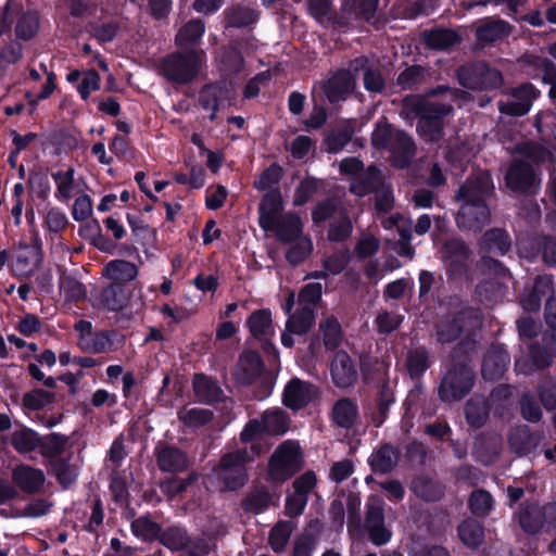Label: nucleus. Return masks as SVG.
Instances as JSON below:
<instances>
[{"label": "nucleus", "mask_w": 556, "mask_h": 556, "mask_svg": "<svg viewBox=\"0 0 556 556\" xmlns=\"http://www.w3.org/2000/svg\"><path fill=\"white\" fill-rule=\"evenodd\" d=\"M492 189V179L486 172L468 179L462 186L456 195V199L463 202L456 217L459 228L479 231L489 224L491 214L485 198Z\"/></svg>", "instance_id": "nucleus-1"}, {"label": "nucleus", "mask_w": 556, "mask_h": 556, "mask_svg": "<svg viewBox=\"0 0 556 556\" xmlns=\"http://www.w3.org/2000/svg\"><path fill=\"white\" fill-rule=\"evenodd\" d=\"M261 453L260 444H252L250 448H238L225 454L213 470L222 490L236 491L242 488L249 479L247 464L254 460Z\"/></svg>", "instance_id": "nucleus-2"}, {"label": "nucleus", "mask_w": 556, "mask_h": 556, "mask_svg": "<svg viewBox=\"0 0 556 556\" xmlns=\"http://www.w3.org/2000/svg\"><path fill=\"white\" fill-rule=\"evenodd\" d=\"M372 144L378 149H388L394 166L406 167L415 154V144L410 137L400 130H392L383 119L376 124L371 136Z\"/></svg>", "instance_id": "nucleus-3"}, {"label": "nucleus", "mask_w": 556, "mask_h": 556, "mask_svg": "<svg viewBox=\"0 0 556 556\" xmlns=\"http://www.w3.org/2000/svg\"><path fill=\"white\" fill-rule=\"evenodd\" d=\"M303 454L299 442L286 440L277 446L268 462V478L282 483L303 467Z\"/></svg>", "instance_id": "nucleus-4"}, {"label": "nucleus", "mask_w": 556, "mask_h": 556, "mask_svg": "<svg viewBox=\"0 0 556 556\" xmlns=\"http://www.w3.org/2000/svg\"><path fill=\"white\" fill-rule=\"evenodd\" d=\"M289 429V417L280 408L265 410L260 418L249 421L240 433L242 443L257 444L263 435H281Z\"/></svg>", "instance_id": "nucleus-5"}, {"label": "nucleus", "mask_w": 556, "mask_h": 556, "mask_svg": "<svg viewBox=\"0 0 556 556\" xmlns=\"http://www.w3.org/2000/svg\"><path fill=\"white\" fill-rule=\"evenodd\" d=\"M204 56L203 51L194 50L173 54L164 60L163 73L173 81L188 83L198 74Z\"/></svg>", "instance_id": "nucleus-6"}, {"label": "nucleus", "mask_w": 556, "mask_h": 556, "mask_svg": "<svg viewBox=\"0 0 556 556\" xmlns=\"http://www.w3.org/2000/svg\"><path fill=\"white\" fill-rule=\"evenodd\" d=\"M366 58L355 59L350 70H340L333 73L323 85L324 91L330 102L345 100L356 86L355 73L361 68H365L367 64Z\"/></svg>", "instance_id": "nucleus-7"}, {"label": "nucleus", "mask_w": 556, "mask_h": 556, "mask_svg": "<svg viewBox=\"0 0 556 556\" xmlns=\"http://www.w3.org/2000/svg\"><path fill=\"white\" fill-rule=\"evenodd\" d=\"M472 384V369L462 365L459 368H454L446 372L440 386V396L446 402L458 401L470 391Z\"/></svg>", "instance_id": "nucleus-8"}, {"label": "nucleus", "mask_w": 556, "mask_h": 556, "mask_svg": "<svg viewBox=\"0 0 556 556\" xmlns=\"http://www.w3.org/2000/svg\"><path fill=\"white\" fill-rule=\"evenodd\" d=\"M458 80L466 88L489 89L496 88L502 84V75L484 63H476L460 67Z\"/></svg>", "instance_id": "nucleus-9"}, {"label": "nucleus", "mask_w": 556, "mask_h": 556, "mask_svg": "<svg viewBox=\"0 0 556 556\" xmlns=\"http://www.w3.org/2000/svg\"><path fill=\"white\" fill-rule=\"evenodd\" d=\"M366 527L370 540L376 545H382L390 541L391 531L384 527L383 501L377 495H371L367 500Z\"/></svg>", "instance_id": "nucleus-10"}, {"label": "nucleus", "mask_w": 556, "mask_h": 556, "mask_svg": "<svg viewBox=\"0 0 556 556\" xmlns=\"http://www.w3.org/2000/svg\"><path fill=\"white\" fill-rule=\"evenodd\" d=\"M539 96V91L530 84H525L515 88L506 98L500 101V111L503 114L521 116L527 114L534 99Z\"/></svg>", "instance_id": "nucleus-11"}, {"label": "nucleus", "mask_w": 556, "mask_h": 556, "mask_svg": "<svg viewBox=\"0 0 556 556\" xmlns=\"http://www.w3.org/2000/svg\"><path fill=\"white\" fill-rule=\"evenodd\" d=\"M429 115L420 117L417 130L421 137L435 141L439 140L442 130L440 116L446 115L451 112L452 106L446 103L430 101L427 104Z\"/></svg>", "instance_id": "nucleus-12"}, {"label": "nucleus", "mask_w": 556, "mask_h": 556, "mask_svg": "<svg viewBox=\"0 0 556 556\" xmlns=\"http://www.w3.org/2000/svg\"><path fill=\"white\" fill-rule=\"evenodd\" d=\"M507 187L513 191L532 192L539 185V179L528 162L515 161L505 176Z\"/></svg>", "instance_id": "nucleus-13"}, {"label": "nucleus", "mask_w": 556, "mask_h": 556, "mask_svg": "<svg viewBox=\"0 0 556 556\" xmlns=\"http://www.w3.org/2000/svg\"><path fill=\"white\" fill-rule=\"evenodd\" d=\"M315 316L309 307H301L290 315L286 323V329L281 334V343L286 348H291L294 343L292 334L302 336L306 333L314 325Z\"/></svg>", "instance_id": "nucleus-14"}, {"label": "nucleus", "mask_w": 556, "mask_h": 556, "mask_svg": "<svg viewBox=\"0 0 556 556\" xmlns=\"http://www.w3.org/2000/svg\"><path fill=\"white\" fill-rule=\"evenodd\" d=\"M330 374L333 382L339 388H348L357 379V370L350 355L344 351L336 353L331 365Z\"/></svg>", "instance_id": "nucleus-15"}, {"label": "nucleus", "mask_w": 556, "mask_h": 556, "mask_svg": "<svg viewBox=\"0 0 556 556\" xmlns=\"http://www.w3.org/2000/svg\"><path fill=\"white\" fill-rule=\"evenodd\" d=\"M315 395L316 389L311 383L293 378L285 388L283 403L292 409H298L309 403Z\"/></svg>", "instance_id": "nucleus-16"}, {"label": "nucleus", "mask_w": 556, "mask_h": 556, "mask_svg": "<svg viewBox=\"0 0 556 556\" xmlns=\"http://www.w3.org/2000/svg\"><path fill=\"white\" fill-rule=\"evenodd\" d=\"M281 210V197L278 191L271 190L267 192L258 206V223L260 226L266 230H274L277 222L281 217L279 215Z\"/></svg>", "instance_id": "nucleus-17"}, {"label": "nucleus", "mask_w": 556, "mask_h": 556, "mask_svg": "<svg viewBox=\"0 0 556 556\" xmlns=\"http://www.w3.org/2000/svg\"><path fill=\"white\" fill-rule=\"evenodd\" d=\"M247 326L251 334L261 342L267 343L275 336V327L269 309L263 308L253 312L247 320Z\"/></svg>", "instance_id": "nucleus-18"}, {"label": "nucleus", "mask_w": 556, "mask_h": 556, "mask_svg": "<svg viewBox=\"0 0 556 556\" xmlns=\"http://www.w3.org/2000/svg\"><path fill=\"white\" fill-rule=\"evenodd\" d=\"M12 480L22 491L34 493L43 485L45 475L40 469L22 464L12 470Z\"/></svg>", "instance_id": "nucleus-19"}, {"label": "nucleus", "mask_w": 556, "mask_h": 556, "mask_svg": "<svg viewBox=\"0 0 556 556\" xmlns=\"http://www.w3.org/2000/svg\"><path fill=\"white\" fill-rule=\"evenodd\" d=\"M509 363L508 353L498 345L492 346L484 356L482 376L486 380L500 378Z\"/></svg>", "instance_id": "nucleus-20"}, {"label": "nucleus", "mask_w": 556, "mask_h": 556, "mask_svg": "<svg viewBox=\"0 0 556 556\" xmlns=\"http://www.w3.org/2000/svg\"><path fill=\"white\" fill-rule=\"evenodd\" d=\"M40 261L38 245L20 244L13 267L17 275L29 276L38 268Z\"/></svg>", "instance_id": "nucleus-21"}, {"label": "nucleus", "mask_w": 556, "mask_h": 556, "mask_svg": "<svg viewBox=\"0 0 556 556\" xmlns=\"http://www.w3.org/2000/svg\"><path fill=\"white\" fill-rule=\"evenodd\" d=\"M262 371V361L257 353H243L237 364L235 377L242 384L252 383Z\"/></svg>", "instance_id": "nucleus-22"}, {"label": "nucleus", "mask_w": 556, "mask_h": 556, "mask_svg": "<svg viewBox=\"0 0 556 556\" xmlns=\"http://www.w3.org/2000/svg\"><path fill=\"white\" fill-rule=\"evenodd\" d=\"M102 275L113 283L123 286L132 281L138 276V268L130 262L113 260L103 267Z\"/></svg>", "instance_id": "nucleus-23"}, {"label": "nucleus", "mask_w": 556, "mask_h": 556, "mask_svg": "<svg viewBox=\"0 0 556 556\" xmlns=\"http://www.w3.org/2000/svg\"><path fill=\"white\" fill-rule=\"evenodd\" d=\"M509 33V24L498 18H488L476 28V37L481 43H491L504 39Z\"/></svg>", "instance_id": "nucleus-24"}, {"label": "nucleus", "mask_w": 556, "mask_h": 556, "mask_svg": "<svg viewBox=\"0 0 556 556\" xmlns=\"http://www.w3.org/2000/svg\"><path fill=\"white\" fill-rule=\"evenodd\" d=\"M553 279L549 276H540L535 279L530 291H526L521 298V305L526 311L536 312L541 306L543 295L552 291Z\"/></svg>", "instance_id": "nucleus-25"}, {"label": "nucleus", "mask_w": 556, "mask_h": 556, "mask_svg": "<svg viewBox=\"0 0 556 556\" xmlns=\"http://www.w3.org/2000/svg\"><path fill=\"white\" fill-rule=\"evenodd\" d=\"M517 519L522 530L530 534L544 532L541 520L540 504L523 503L517 513Z\"/></svg>", "instance_id": "nucleus-26"}, {"label": "nucleus", "mask_w": 556, "mask_h": 556, "mask_svg": "<svg viewBox=\"0 0 556 556\" xmlns=\"http://www.w3.org/2000/svg\"><path fill=\"white\" fill-rule=\"evenodd\" d=\"M55 184V198L62 202H68L76 192L75 170L67 168L52 174Z\"/></svg>", "instance_id": "nucleus-27"}, {"label": "nucleus", "mask_w": 556, "mask_h": 556, "mask_svg": "<svg viewBox=\"0 0 556 556\" xmlns=\"http://www.w3.org/2000/svg\"><path fill=\"white\" fill-rule=\"evenodd\" d=\"M302 228L303 225L299 216L289 213L279 218L273 231L276 232L279 240L291 242L301 236Z\"/></svg>", "instance_id": "nucleus-28"}, {"label": "nucleus", "mask_w": 556, "mask_h": 556, "mask_svg": "<svg viewBox=\"0 0 556 556\" xmlns=\"http://www.w3.org/2000/svg\"><path fill=\"white\" fill-rule=\"evenodd\" d=\"M157 463L163 471H180L187 467V457L178 448L164 446L157 453Z\"/></svg>", "instance_id": "nucleus-29"}, {"label": "nucleus", "mask_w": 556, "mask_h": 556, "mask_svg": "<svg viewBox=\"0 0 556 556\" xmlns=\"http://www.w3.org/2000/svg\"><path fill=\"white\" fill-rule=\"evenodd\" d=\"M205 31V24L200 18H194L182 25L177 35L176 43L180 48H188L195 45Z\"/></svg>", "instance_id": "nucleus-30"}, {"label": "nucleus", "mask_w": 556, "mask_h": 556, "mask_svg": "<svg viewBox=\"0 0 556 556\" xmlns=\"http://www.w3.org/2000/svg\"><path fill=\"white\" fill-rule=\"evenodd\" d=\"M11 444L20 454L31 453L40 445V437L31 429L22 428L12 432Z\"/></svg>", "instance_id": "nucleus-31"}, {"label": "nucleus", "mask_w": 556, "mask_h": 556, "mask_svg": "<svg viewBox=\"0 0 556 556\" xmlns=\"http://www.w3.org/2000/svg\"><path fill=\"white\" fill-rule=\"evenodd\" d=\"M538 441L526 426L515 428L509 434V445L519 455L529 453L536 446Z\"/></svg>", "instance_id": "nucleus-32"}, {"label": "nucleus", "mask_w": 556, "mask_h": 556, "mask_svg": "<svg viewBox=\"0 0 556 556\" xmlns=\"http://www.w3.org/2000/svg\"><path fill=\"white\" fill-rule=\"evenodd\" d=\"M126 302V293L123 286L111 283L101 290L98 296L99 305L110 309L118 311L123 308Z\"/></svg>", "instance_id": "nucleus-33"}, {"label": "nucleus", "mask_w": 556, "mask_h": 556, "mask_svg": "<svg viewBox=\"0 0 556 556\" xmlns=\"http://www.w3.org/2000/svg\"><path fill=\"white\" fill-rule=\"evenodd\" d=\"M333 421L342 428H351L358 418L356 405L348 400H339L332 409Z\"/></svg>", "instance_id": "nucleus-34"}, {"label": "nucleus", "mask_w": 556, "mask_h": 556, "mask_svg": "<svg viewBox=\"0 0 556 556\" xmlns=\"http://www.w3.org/2000/svg\"><path fill=\"white\" fill-rule=\"evenodd\" d=\"M399 455L391 445H383L369 457V463L375 471L386 473L394 468Z\"/></svg>", "instance_id": "nucleus-35"}, {"label": "nucleus", "mask_w": 556, "mask_h": 556, "mask_svg": "<svg viewBox=\"0 0 556 556\" xmlns=\"http://www.w3.org/2000/svg\"><path fill=\"white\" fill-rule=\"evenodd\" d=\"M193 391L195 396L204 403H213L220 399V388L210 378L197 375L193 379Z\"/></svg>", "instance_id": "nucleus-36"}, {"label": "nucleus", "mask_w": 556, "mask_h": 556, "mask_svg": "<svg viewBox=\"0 0 556 556\" xmlns=\"http://www.w3.org/2000/svg\"><path fill=\"white\" fill-rule=\"evenodd\" d=\"M67 439L64 435L52 433L46 437L42 441L40 440L41 454L50 459V464L54 459H62L67 457L65 453Z\"/></svg>", "instance_id": "nucleus-37"}, {"label": "nucleus", "mask_w": 556, "mask_h": 556, "mask_svg": "<svg viewBox=\"0 0 556 556\" xmlns=\"http://www.w3.org/2000/svg\"><path fill=\"white\" fill-rule=\"evenodd\" d=\"M78 346L84 352L89 353H108L112 351L113 343L105 333L91 332L86 337H79Z\"/></svg>", "instance_id": "nucleus-38"}, {"label": "nucleus", "mask_w": 556, "mask_h": 556, "mask_svg": "<svg viewBox=\"0 0 556 556\" xmlns=\"http://www.w3.org/2000/svg\"><path fill=\"white\" fill-rule=\"evenodd\" d=\"M414 493L426 501H438L443 495V486L427 477H418L413 481Z\"/></svg>", "instance_id": "nucleus-39"}, {"label": "nucleus", "mask_w": 556, "mask_h": 556, "mask_svg": "<svg viewBox=\"0 0 556 556\" xmlns=\"http://www.w3.org/2000/svg\"><path fill=\"white\" fill-rule=\"evenodd\" d=\"M177 415L180 422L194 428L207 424L213 417V413L207 408L188 406L179 409Z\"/></svg>", "instance_id": "nucleus-40"}, {"label": "nucleus", "mask_w": 556, "mask_h": 556, "mask_svg": "<svg viewBox=\"0 0 556 556\" xmlns=\"http://www.w3.org/2000/svg\"><path fill=\"white\" fill-rule=\"evenodd\" d=\"M427 46L433 49H447L458 43L459 36L450 29H435L425 34Z\"/></svg>", "instance_id": "nucleus-41"}, {"label": "nucleus", "mask_w": 556, "mask_h": 556, "mask_svg": "<svg viewBox=\"0 0 556 556\" xmlns=\"http://www.w3.org/2000/svg\"><path fill=\"white\" fill-rule=\"evenodd\" d=\"M271 496L265 489H255L251 491L242 502L244 510L258 514L269 507Z\"/></svg>", "instance_id": "nucleus-42"}, {"label": "nucleus", "mask_w": 556, "mask_h": 556, "mask_svg": "<svg viewBox=\"0 0 556 556\" xmlns=\"http://www.w3.org/2000/svg\"><path fill=\"white\" fill-rule=\"evenodd\" d=\"M458 534L462 542L469 547L478 546L483 540L482 527L472 519L465 520L459 526Z\"/></svg>", "instance_id": "nucleus-43"}, {"label": "nucleus", "mask_w": 556, "mask_h": 556, "mask_svg": "<svg viewBox=\"0 0 556 556\" xmlns=\"http://www.w3.org/2000/svg\"><path fill=\"white\" fill-rule=\"evenodd\" d=\"M53 400L54 395L51 392L34 389L23 395L22 405L28 410H40L51 404Z\"/></svg>", "instance_id": "nucleus-44"}, {"label": "nucleus", "mask_w": 556, "mask_h": 556, "mask_svg": "<svg viewBox=\"0 0 556 556\" xmlns=\"http://www.w3.org/2000/svg\"><path fill=\"white\" fill-rule=\"evenodd\" d=\"M473 314L477 318L478 317L477 313L470 311V312L462 313L458 318H456L452 321H450V320L441 321L438 327V340L443 343H448V342H452L455 339H457V337L459 336L460 330H462L459 323L463 321L467 315H473Z\"/></svg>", "instance_id": "nucleus-45"}, {"label": "nucleus", "mask_w": 556, "mask_h": 556, "mask_svg": "<svg viewBox=\"0 0 556 556\" xmlns=\"http://www.w3.org/2000/svg\"><path fill=\"white\" fill-rule=\"evenodd\" d=\"M484 245L489 252L503 255L505 254L510 242L507 233L502 229H492L484 235Z\"/></svg>", "instance_id": "nucleus-46"}, {"label": "nucleus", "mask_w": 556, "mask_h": 556, "mask_svg": "<svg viewBox=\"0 0 556 556\" xmlns=\"http://www.w3.org/2000/svg\"><path fill=\"white\" fill-rule=\"evenodd\" d=\"M227 23L231 27L249 26L256 22L257 15L254 10L247 7H235L226 12Z\"/></svg>", "instance_id": "nucleus-47"}, {"label": "nucleus", "mask_w": 556, "mask_h": 556, "mask_svg": "<svg viewBox=\"0 0 556 556\" xmlns=\"http://www.w3.org/2000/svg\"><path fill=\"white\" fill-rule=\"evenodd\" d=\"M443 260L448 264V266H458L463 265L467 257V249L462 241L452 240L447 242L442 251Z\"/></svg>", "instance_id": "nucleus-48"}, {"label": "nucleus", "mask_w": 556, "mask_h": 556, "mask_svg": "<svg viewBox=\"0 0 556 556\" xmlns=\"http://www.w3.org/2000/svg\"><path fill=\"white\" fill-rule=\"evenodd\" d=\"M324 344L327 349L332 350L339 346L342 341L341 327L337 319L329 317L320 324Z\"/></svg>", "instance_id": "nucleus-49"}, {"label": "nucleus", "mask_w": 556, "mask_h": 556, "mask_svg": "<svg viewBox=\"0 0 556 556\" xmlns=\"http://www.w3.org/2000/svg\"><path fill=\"white\" fill-rule=\"evenodd\" d=\"M131 531L142 541H153L160 535V527L147 517L134 520Z\"/></svg>", "instance_id": "nucleus-50"}, {"label": "nucleus", "mask_w": 556, "mask_h": 556, "mask_svg": "<svg viewBox=\"0 0 556 556\" xmlns=\"http://www.w3.org/2000/svg\"><path fill=\"white\" fill-rule=\"evenodd\" d=\"M58 481L64 486L71 485L77 478V469L68 463V456L54 459L51 464Z\"/></svg>", "instance_id": "nucleus-51"}, {"label": "nucleus", "mask_w": 556, "mask_h": 556, "mask_svg": "<svg viewBox=\"0 0 556 556\" xmlns=\"http://www.w3.org/2000/svg\"><path fill=\"white\" fill-rule=\"evenodd\" d=\"M292 523L289 521H279L270 531L269 544L276 552H280L285 548L290 534L292 532Z\"/></svg>", "instance_id": "nucleus-52"}, {"label": "nucleus", "mask_w": 556, "mask_h": 556, "mask_svg": "<svg viewBox=\"0 0 556 556\" xmlns=\"http://www.w3.org/2000/svg\"><path fill=\"white\" fill-rule=\"evenodd\" d=\"M381 175L376 167H369L366 174V181L355 179L351 184V191L356 195H365L376 189L380 184Z\"/></svg>", "instance_id": "nucleus-53"}, {"label": "nucleus", "mask_w": 556, "mask_h": 556, "mask_svg": "<svg viewBox=\"0 0 556 556\" xmlns=\"http://www.w3.org/2000/svg\"><path fill=\"white\" fill-rule=\"evenodd\" d=\"M466 417L473 427H481L488 418V407L483 400H470L466 405Z\"/></svg>", "instance_id": "nucleus-54"}, {"label": "nucleus", "mask_w": 556, "mask_h": 556, "mask_svg": "<svg viewBox=\"0 0 556 556\" xmlns=\"http://www.w3.org/2000/svg\"><path fill=\"white\" fill-rule=\"evenodd\" d=\"M39 28V18L36 13L28 12L22 15L17 22L15 31L22 39H30Z\"/></svg>", "instance_id": "nucleus-55"}, {"label": "nucleus", "mask_w": 556, "mask_h": 556, "mask_svg": "<svg viewBox=\"0 0 556 556\" xmlns=\"http://www.w3.org/2000/svg\"><path fill=\"white\" fill-rule=\"evenodd\" d=\"M429 367L428 354L425 350H415L407 355V368L413 377L424 374Z\"/></svg>", "instance_id": "nucleus-56"}, {"label": "nucleus", "mask_w": 556, "mask_h": 556, "mask_svg": "<svg viewBox=\"0 0 556 556\" xmlns=\"http://www.w3.org/2000/svg\"><path fill=\"white\" fill-rule=\"evenodd\" d=\"M161 540L170 549H181L187 546L189 541L186 531L178 527L167 529Z\"/></svg>", "instance_id": "nucleus-57"}, {"label": "nucleus", "mask_w": 556, "mask_h": 556, "mask_svg": "<svg viewBox=\"0 0 556 556\" xmlns=\"http://www.w3.org/2000/svg\"><path fill=\"white\" fill-rule=\"evenodd\" d=\"M60 289L67 301H78L86 296L84 285L72 277L62 278Z\"/></svg>", "instance_id": "nucleus-58"}, {"label": "nucleus", "mask_w": 556, "mask_h": 556, "mask_svg": "<svg viewBox=\"0 0 556 556\" xmlns=\"http://www.w3.org/2000/svg\"><path fill=\"white\" fill-rule=\"evenodd\" d=\"M403 317L394 312H380L376 317V326L379 332L390 333L394 331L402 323Z\"/></svg>", "instance_id": "nucleus-59"}, {"label": "nucleus", "mask_w": 556, "mask_h": 556, "mask_svg": "<svg viewBox=\"0 0 556 556\" xmlns=\"http://www.w3.org/2000/svg\"><path fill=\"white\" fill-rule=\"evenodd\" d=\"M100 75L96 71L90 70L83 74L81 81L78 86V92L84 100H87L92 92L100 89Z\"/></svg>", "instance_id": "nucleus-60"}, {"label": "nucleus", "mask_w": 556, "mask_h": 556, "mask_svg": "<svg viewBox=\"0 0 556 556\" xmlns=\"http://www.w3.org/2000/svg\"><path fill=\"white\" fill-rule=\"evenodd\" d=\"M380 247L379 240L369 232H363L356 244V253L359 257L366 258L374 255Z\"/></svg>", "instance_id": "nucleus-61"}, {"label": "nucleus", "mask_w": 556, "mask_h": 556, "mask_svg": "<svg viewBox=\"0 0 556 556\" xmlns=\"http://www.w3.org/2000/svg\"><path fill=\"white\" fill-rule=\"evenodd\" d=\"M218 58L224 71L227 73H237L243 65V58L235 48L224 50Z\"/></svg>", "instance_id": "nucleus-62"}, {"label": "nucleus", "mask_w": 556, "mask_h": 556, "mask_svg": "<svg viewBox=\"0 0 556 556\" xmlns=\"http://www.w3.org/2000/svg\"><path fill=\"white\" fill-rule=\"evenodd\" d=\"M469 505L473 514L485 515L491 509L492 496L485 491L477 490L472 492Z\"/></svg>", "instance_id": "nucleus-63"}, {"label": "nucleus", "mask_w": 556, "mask_h": 556, "mask_svg": "<svg viewBox=\"0 0 556 556\" xmlns=\"http://www.w3.org/2000/svg\"><path fill=\"white\" fill-rule=\"evenodd\" d=\"M321 285L314 282L306 285L300 292L299 303L301 307H309L313 309L314 305L321 296Z\"/></svg>", "instance_id": "nucleus-64"}]
</instances>
